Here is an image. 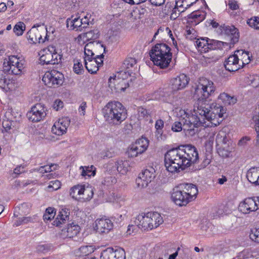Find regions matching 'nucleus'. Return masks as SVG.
Instances as JSON below:
<instances>
[{
    "label": "nucleus",
    "mask_w": 259,
    "mask_h": 259,
    "mask_svg": "<svg viewBox=\"0 0 259 259\" xmlns=\"http://www.w3.org/2000/svg\"><path fill=\"white\" fill-rule=\"evenodd\" d=\"M7 63L8 65L6 66L5 65L6 63H4V70L11 72V73L15 75L20 74L24 68L23 63L19 58L15 56L9 57Z\"/></svg>",
    "instance_id": "11"
},
{
    "label": "nucleus",
    "mask_w": 259,
    "mask_h": 259,
    "mask_svg": "<svg viewBox=\"0 0 259 259\" xmlns=\"http://www.w3.org/2000/svg\"><path fill=\"white\" fill-rule=\"evenodd\" d=\"M138 118L139 120L143 119L148 121L150 119V115L149 112L145 108L140 107L138 109Z\"/></svg>",
    "instance_id": "43"
},
{
    "label": "nucleus",
    "mask_w": 259,
    "mask_h": 259,
    "mask_svg": "<svg viewBox=\"0 0 259 259\" xmlns=\"http://www.w3.org/2000/svg\"><path fill=\"white\" fill-rule=\"evenodd\" d=\"M224 66L230 72L236 71L242 68V65L240 63L238 55H230L224 62Z\"/></svg>",
    "instance_id": "19"
},
{
    "label": "nucleus",
    "mask_w": 259,
    "mask_h": 259,
    "mask_svg": "<svg viewBox=\"0 0 259 259\" xmlns=\"http://www.w3.org/2000/svg\"><path fill=\"white\" fill-rule=\"evenodd\" d=\"M198 153L196 148L188 145L172 148L165 153V166L170 172H178L196 163L198 159Z\"/></svg>",
    "instance_id": "2"
},
{
    "label": "nucleus",
    "mask_w": 259,
    "mask_h": 259,
    "mask_svg": "<svg viewBox=\"0 0 259 259\" xmlns=\"http://www.w3.org/2000/svg\"><path fill=\"white\" fill-rule=\"evenodd\" d=\"M183 122L180 121H176L171 126V130L175 132H179L183 130Z\"/></svg>",
    "instance_id": "53"
},
{
    "label": "nucleus",
    "mask_w": 259,
    "mask_h": 259,
    "mask_svg": "<svg viewBox=\"0 0 259 259\" xmlns=\"http://www.w3.org/2000/svg\"><path fill=\"white\" fill-rule=\"evenodd\" d=\"M164 125L163 121L161 119H158L156 121L155 127L156 130H162Z\"/></svg>",
    "instance_id": "60"
},
{
    "label": "nucleus",
    "mask_w": 259,
    "mask_h": 259,
    "mask_svg": "<svg viewBox=\"0 0 259 259\" xmlns=\"http://www.w3.org/2000/svg\"><path fill=\"white\" fill-rule=\"evenodd\" d=\"M148 216L149 219L150 230L156 228L163 222L161 215L157 212H149Z\"/></svg>",
    "instance_id": "26"
},
{
    "label": "nucleus",
    "mask_w": 259,
    "mask_h": 259,
    "mask_svg": "<svg viewBox=\"0 0 259 259\" xmlns=\"http://www.w3.org/2000/svg\"><path fill=\"white\" fill-rule=\"evenodd\" d=\"M5 70H0V88L5 89L7 87L10 89L12 81L9 78L8 74L5 72Z\"/></svg>",
    "instance_id": "33"
},
{
    "label": "nucleus",
    "mask_w": 259,
    "mask_h": 259,
    "mask_svg": "<svg viewBox=\"0 0 259 259\" xmlns=\"http://www.w3.org/2000/svg\"><path fill=\"white\" fill-rule=\"evenodd\" d=\"M56 212L55 209L52 207H49L46 209V211L43 215L45 221H50L53 219L55 215Z\"/></svg>",
    "instance_id": "46"
},
{
    "label": "nucleus",
    "mask_w": 259,
    "mask_h": 259,
    "mask_svg": "<svg viewBox=\"0 0 259 259\" xmlns=\"http://www.w3.org/2000/svg\"><path fill=\"white\" fill-rule=\"evenodd\" d=\"M189 82V78L185 74H180L175 77L172 78L169 85L163 89L158 91L162 97H169L180 90L186 88Z\"/></svg>",
    "instance_id": "6"
},
{
    "label": "nucleus",
    "mask_w": 259,
    "mask_h": 259,
    "mask_svg": "<svg viewBox=\"0 0 259 259\" xmlns=\"http://www.w3.org/2000/svg\"><path fill=\"white\" fill-rule=\"evenodd\" d=\"M69 219H65V215H61V214L59 213L56 220L54 221L53 225L59 226L61 224L65 223Z\"/></svg>",
    "instance_id": "52"
},
{
    "label": "nucleus",
    "mask_w": 259,
    "mask_h": 259,
    "mask_svg": "<svg viewBox=\"0 0 259 259\" xmlns=\"http://www.w3.org/2000/svg\"><path fill=\"white\" fill-rule=\"evenodd\" d=\"M87 70L92 74H94L99 70L96 61L92 59L89 60L84 61Z\"/></svg>",
    "instance_id": "35"
},
{
    "label": "nucleus",
    "mask_w": 259,
    "mask_h": 259,
    "mask_svg": "<svg viewBox=\"0 0 259 259\" xmlns=\"http://www.w3.org/2000/svg\"><path fill=\"white\" fill-rule=\"evenodd\" d=\"M105 53V52H103L102 53V54H99V53H97L98 54H96V56L95 57H94L93 58V59H94V60H95V61H96L97 64L98 66V68H99V67H100L103 64V59L104 57V53Z\"/></svg>",
    "instance_id": "54"
},
{
    "label": "nucleus",
    "mask_w": 259,
    "mask_h": 259,
    "mask_svg": "<svg viewBox=\"0 0 259 259\" xmlns=\"http://www.w3.org/2000/svg\"><path fill=\"white\" fill-rule=\"evenodd\" d=\"M184 10H179V8L175 7L172 10V12L170 15V19L172 20L176 19L179 16L180 14L183 12Z\"/></svg>",
    "instance_id": "57"
},
{
    "label": "nucleus",
    "mask_w": 259,
    "mask_h": 259,
    "mask_svg": "<svg viewBox=\"0 0 259 259\" xmlns=\"http://www.w3.org/2000/svg\"><path fill=\"white\" fill-rule=\"evenodd\" d=\"M223 44L222 41L215 40H210L208 39V44L207 45L206 52H208L210 50H214L217 49H219L221 47L222 44Z\"/></svg>",
    "instance_id": "41"
},
{
    "label": "nucleus",
    "mask_w": 259,
    "mask_h": 259,
    "mask_svg": "<svg viewBox=\"0 0 259 259\" xmlns=\"http://www.w3.org/2000/svg\"><path fill=\"white\" fill-rule=\"evenodd\" d=\"M39 60L42 64H58L62 61V55L58 53L56 47L49 46L41 50L39 53Z\"/></svg>",
    "instance_id": "7"
},
{
    "label": "nucleus",
    "mask_w": 259,
    "mask_h": 259,
    "mask_svg": "<svg viewBox=\"0 0 259 259\" xmlns=\"http://www.w3.org/2000/svg\"><path fill=\"white\" fill-rule=\"evenodd\" d=\"M73 71L77 74H82L83 72V67L81 62L78 60L74 61Z\"/></svg>",
    "instance_id": "49"
},
{
    "label": "nucleus",
    "mask_w": 259,
    "mask_h": 259,
    "mask_svg": "<svg viewBox=\"0 0 259 259\" xmlns=\"http://www.w3.org/2000/svg\"><path fill=\"white\" fill-rule=\"evenodd\" d=\"M189 19H193L196 23H199L205 18V14L202 12H194L188 16Z\"/></svg>",
    "instance_id": "40"
},
{
    "label": "nucleus",
    "mask_w": 259,
    "mask_h": 259,
    "mask_svg": "<svg viewBox=\"0 0 259 259\" xmlns=\"http://www.w3.org/2000/svg\"><path fill=\"white\" fill-rule=\"evenodd\" d=\"M247 24L252 28L259 30V17L254 16L247 21Z\"/></svg>",
    "instance_id": "45"
},
{
    "label": "nucleus",
    "mask_w": 259,
    "mask_h": 259,
    "mask_svg": "<svg viewBox=\"0 0 259 259\" xmlns=\"http://www.w3.org/2000/svg\"><path fill=\"white\" fill-rule=\"evenodd\" d=\"M180 120L183 122V130H187L189 134L193 135L195 133L193 127L199 126H210L209 123L206 124L205 117L199 115L197 111L195 114L185 110H180L179 111Z\"/></svg>",
    "instance_id": "4"
},
{
    "label": "nucleus",
    "mask_w": 259,
    "mask_h": 259,
    "mask_svg": "<svg viewBox=\"0 0 259 259\" xmlns=\"http://www.w3.org/2000/svg\"><path fill=\"white\" fill-rule=\"evenodd\" d=\"M80 231V227L78 225H75L73 223L68 225L66 229V237L68 238H73L76 236Z\"/></svg>",
    "instance_id": "32"
},
{
    "label": "nucleus",
    "mask_w": 259,
    "mask_h": 259,
    "mask_svg": "<svg viewBox=\"0 0 259 259\" xmlns=\"http://www.w3.org/2000/svg\"><path fill=\"white\" fill-rule=\"evenodd\" d=\"M91 15H87L83 18L81 19L84 28H87L89 25V19Z\"/></svg>",
    "instance_id": "59"
},
{
    "label": "nucleus",
    "mask_w": 259,
    "mask_h": 259,
    "mask_svg": "<svg viewBox=\"0 0 259 259\" xmlns=\"http://www.w3.org/2000/svg\"><path fill=\"white\" fill-rule=\"evenodd\" d=\"M237 54L240 56L239 62L241 65H242V67L245 64H248L250 62V56L249 52H246L242 50H238L236 52Z\"/></svg>",
    "instance_id": "34"
},
{
    "label": "nucleus",
    "mask_w": 259,
    "mask_h": 259,
    "mask_svg": "<svg viewBox=\"0 0 259 259\" xmlns=\"http://www.w3.org/2000/svg\"><path fill=\"white\" fill-rule=\"evenodd\" d=\"M93 47L97 49H100L101 52H105L106 47L99 41H93L88 43L84 47V53L85 55L84 61L89 60L96 56L94 52Z\"/></svg>",
    "instance_id": "14"
},
{
    "label": "nucleus",
    "mask_w": 259,
    "mask_h": 259,
    "mask_svg": "<svg viewBox=\"0 0 259 259\" xmlns=\"http://www.w3.org/2000/svg\"><path fill=\"white\" fill-rule=\"evenodd\" d=\"M213 82L205 77L200 78L195 89L194 96L198 100L203 101L197 107V112L199 115H203L205 120L209 121L210 126H216L220 124L225 110L224 107L216 103L208 104L206 99L211 96L215 91Z\"/></svg>",
    "instance_id": "1"
},
{
    "label": "nucleus",
    "mask_w": 259,
    "mask_h": 259,
    "mask_svg": "<svg viewBox=\"0 0 259 259\" xmlns=\"http://www.w3.org/2000/svg\"><path fill=\"white\" fill-rule=\"evenodd\" d=\"M25 166L24 165H19L14 170V173L17 175H19L21 173L24 172Z\"/></svg>",
    "instance_id": "61"
},
{
    "label": "nucleus",
    "mask_w": 259,
    "mask_h": 259,
    "mask_svg": "<svg viewBox=\"0 0 259 259\" xmlns=\"http://www.w3.org/2000/svg\"><path fill=\"white\" fill-rule=\"evenodd\" d=\"M137 64V60L135 58L128 57L127 58L123 63V67L127 70H130L131 68H133Z\"/></svg>",
    "instance_id": "44"
},
{
    "label": "nucleus",
    "mask_w": 259,
    "mask_h": 259,
    "mask_svg": "<svg viewBox=\"0 0 259 259\" xmlns=\"http://www.w3.org/2000/svg\"><path fill=\"white\" fill-rule=\"evenodd\" d=\"M149 219L148 212L146 214H140L138 215L135 221V224L139 228L144 230H150Z\"/></svg>",
    "instance_id": "25"
},
{
    "label": "nucleus",
    "mask_w": 259,
    "mask_h": 259,
    "mask_svg": "<svg viewBox=\"0 0 259 259\" xmlns=\"http://www.w3.org/2000/svg\"><path fill=\"white\" fill-rule=\"evenodd\" d=\"M113 222L110 219L102 218L96 221L97 231L100 234L109 233L113 229Z\"/></svg>",
    "instance_id": "20"
},
{
    "label": "nucleus",
    "mask_w": 259,
    "mask_h": 259,
    "mask_svg": "<svg viewBox=\"0 0 259 259\" xmlns=\"http://www.w3.org/2000/svg\"><path fill=\"white\" fill-rule=\"evenodd\" d=\"M228 6L232 10H236L239 9L237 3L235 0H229L228 2Z\"/></svg>",
    "instance_id": "58"
},
{
    "label": "nucleus",
    "mask_w": 259,
    "mask_h": 259,
    "mask_svg": "<svg viewBox=\"0 0 259 259\" xmlns=\"http://www.w3.org/2000/svg\"><path fill=\"white\" fill-rule=\"evenodd\" d=\"M151 4L155 6H160L163 5L165 0H149Z\"/></svg>",
    "instance_id": "63"
},
{
    "label": "nucleus",
    "mask_w": 259,
    "mask_h": 259,
    "mask_svg": "<svg viewBox=\"0 0 259 259\" xmlns=\"http://www.w3.org/2000/svg\"><path fill=\"white\" fill-rule=\"evenodd\" d=\"M66 26L69 29L76 31H81L84 28L81 19L73 16L67 19Z\"/></svg>",
    "instance_id": "24"
},
{
    "label": "nucleus",
    "mask_w": 259,
    "mask_h": 259,
    "mask_svg": "<svg viewBox=\"0 0 259 259\" xmlns=\"http://www.w3.org/2000/svg\"><path fill=\"white\" fill-rule=\"evenodd\" d=\"M135 143L137 145H139V146L142 148V150L145 152L149 146V141L148 139L142 137L138 139Z\"/></svg>",
    "instance_id": "47"
},
{
    "label": "nucleus",
    "mask_w": 259,
    "mask_h": 259,
    "mask_svg": "<svg viewBox=\"0 0 259 259\" xmlns=\"http://www.w3.org/2000/svg\"><path fill=\"white\" fill-rule=\"evenodd\" d=\"M39 25H34L27 33V38L29 40L30 43L36 44L44 42L45 40L47 39L48 35L46 33L45 39L42 38V35L41 34V31L47 32V29L45 27L38 29L36 27H38Z\"/></svg>",
    "instance_id": "13"
},
{
    "label": "nucleus",
    "mask_w": 259,
    "mask_h": 259,
    "mask_svg": "<svg viewBox=\"0 0 259 259\" xmlns=\"http://www.w3.org/2000/svg\"><path fill=\"white\" fill-rule=\"evenodd\" d=\"M254 121V129L257 134L256 144L259 146V105L255 108V115L253 117Z\"/></svg>",
    "instance_id": "36"
},
{
    "label": "nucleus",
    "mask_w": 259,
    "mask_h": 259,
    "mask_svg": "<svg viewBox=\"0 0 259 259\" xmlns=\"http://www.w3.org/2000/svg\"><path fill=\"white\" fill-rule=\"evenodd\" d=\"M155 170L152 166H148L139 175L136 184L140 189L146 188L155 178Z\"/></svg>",
    "instance_id": "9"
},
{
    "label": "nucleus",
    "mask_w": 259,
    "mask_h": 259,
    "mask_svg": "<svg viewBox=\"0 0 259 259\" xmlns=\"http://www.w3.org/2000/svg\"><path fill=\"white\" fill-rule=\"evenodd\" d=\"M30 219L28 218H23L21 219V220L17 221L15 223V225L16 226H19L23 224L27 223L29 221Z\"/></svg>",
    "instance_id": "62"
},
{
    "label": "nucleus",
    "mask_w": 259,
    "mask_h": 259,
    "mask_svg": "<svg viewBox=\"0 0 259 259\" xmlns=\"http://www.w3.org/2000/svg\"><path fill=\"white\" fill-rule=\"evenodd\" d=\"M256 203L254 198H247L240 203L238 207L239 210L244 214H248L251 211L256 210Z\"/></svg>",
    "instance_id": "22"
},
{
    "label": "nucleus",
    "mask_w": 259,
    "mask_h": 259,
    "mask_svg": "<svg viewBox=\"0 0 259 259\" xmlns=\"http://www.w3.org/2000/svg\"><path fill=\"white\" fill-rule=\"evenodd\" d=\"M99 31L98 29H94L79 34L78 38V40L80 39L83 41H89L96 39L99 38Z\"/></svg>",
    "instance_id": "30"
},
{
    "label": "nucleus",
    "mask_w": 259,
    "mask_h": 259,
    "mask_svg": "<svg viewBox=\"0 0 259 259\" xmlns=\"http://www.w3.org/2000/svg\"><path fill=\"white\" fill-rule=\"evenodd\" d=\"M248 79L249 84L253 88L259 87V75L257 74L250 75Z\"/></svg>",
    "instance_id": "48"
},
{
    "label": "nucleus",
    "mask_w": 259,
    "mask_h": 259,
    "mask_svg": "<svg viewBox=\"0 0 259 259\" xmlns=\"http://www.w3.org/2000/svg\"><path fill=\"white\" fill-rule=\"evenodd\" d=\"M64 75L56 70L47 71L42 77V80L49 88H56L62 84Z\"/></svg>",
    "instance_id": "8"
},
{
    "label": "nucleus",
    "mask_w": 259,
    "mask_h": 259,
    "mask_svg": "<svg viewBox=\"0 0 259 259\" xmlns=\"http://www.w3.org/2000/svg\"><path fill=\"white\" fill-rule=\"evenodd\" d=\"M70 123V119L68 117L60 118L54 123L52 128V131L55 135H62L66 133Z\"/></svg>",
    "instance_id": "16"
},
{
    "label": "nucleus",
    "mask_w": 259,
    "mask_h": 259,
    "mask_svg": "<svg viewBox=\"0 0 259 259\" xmlns=\"http://www.w3.org/2000/svg\"><path fill=\"white\" fill-rule=\"evenodd\" d=\"M23 27H25L24 24L22 22H19L15 25L13 29V31L17 35H22L24 31Z\"/></svg>",
    "instance_id": "50"
},
{
    "label": "nucleus",
    "mask_w": 259,
    "mask_h": 259,
    "mask_svg": "<svg viewBox=\"0 0 259 259\" xmlns=\"http://www.w3.org/2000/svg\"><path fill=\"white\" fill-rule=\"evenodd\" d=\"M171 198L175 204L180 206H185L192 201L179 186L174 189Z\"/></svg>",
    "instance_id": "17"
},
{
    "label": "nucleus",
    "mask_w": 259,
    "mask_h": 259,
    "mask_svg": "<svg viewBox=\"0 0 259 259\" xmlns=\"http://www.w3.org/2000/svg\"><path fill=\"white\" fill-rule=\"evenodd\" d=\"M248 181L255 185H259V167L250 168L246 173Z\"/></svg>",
    "instance_id": "27"
},
{
    "label": "nucleus",
    "mask_w": 259,
    "mask_h": 259,
    "mask_svg": "<svg viewBox=\"0 0 259 259\" xmlns=\"http://www.w3.org/2000/svg\"><path fill=\"white\" fill-rule=\"evenodd\" d=\"M38 252L46 253L50 250V246L48 244H40L36 247Z\"/></svg>",
    "instance_id": "56"
},
{
    "label": "nucleus",
    "mask_w": 259,
    "mask_h": 259,
    "mask_svg": "<svg viewBox=\"0 0 259 259\" xmlns=\"http://www.w3.org/2000/svg\"><path fill=\"white\" fill-rule=\"evenodd\" d=\"M219 154L223 157H229L230 151L229 148V144L217 147Z\"/></svg>",
    "instance_id": "42"
},
{
    "label": "nucleus",
    "mask_w": 259,
    "mask_h": 259,
    "mask_svg": "<svg viewBox=\"0 0 259 259\" xmlns=\"http://www.w3.org/2000/svg\"><path fill=\"white\" fill-rule=\"evenodd\" d=\"M137 145L136 143L131 145L127 151L128 156L130 157H137L139 154L144 153L142 148Z\"/></svg>",
    "instance_id": "31"
},
{
    "label": "nucleus",
    "mask_w": 259,
    "mask_h": 259,
    "mask_svg": "<svg viewBox=\"0 0 259 259\" xmlns=\"http://www.w3.org/2000/svg\"><path fill=\"white\" fill-rule=\"evenodd\" d=\"M208 38H197L195 41V45L197 49L201 53H205L207 45L208 44Z\"/></svg>",
    "instance_id": "37"
},
{
    "label": "nucleus",
    "mask_w": 259,
    "mask_h": 259,
    "mask_svg": "<svg viewBox=\"0 0 259 259\" xmlns=\"http://www.w3.org/2000/svg\"><path fill=\"white\" fill-rule=\"evenodd\" d=\"M132 73L131 70H127L126 69L125 70L119 71L117 75H115L114 77H110L108 79V83L109 87L112 90L114 88L116 92L124 91L125 89L123 87L118 88L115 87V83L118 84L123 83L124 80L127 79L128 76H131Z\"/></svg>",
    "instance_id": "10"
},
{
    "label": "nucleus",
    "mask_w": 259,
    "mask_h": 259,
    "mask_svg": "<svg viewBox=\"0 0 259 259\" xmlns=\"http://www.w3.org/2000/svg\"><path fill=\"white\" fill-rule=\"evenodd\" d=\"M179 187L192 201L196 198L198 191L195 185L188 183L181 184Z\"/></svg>",
    "instance_id": "23"
},
{
    "label": "nucleus",
    "mask_w": 259,
    "mask_h": 259,
    "mask_svg": "<svg viewBox=\"0 0 259 259\" xmlns=\"http://www.w3.org/2000/svg\"><path fill=\"white\" fill-rule=\"evenodd\" d=\"M80 169H82L81 176L88 177L94 176L96 175V168L94 165L89 166H81Z\"/></svg>",
    "instance_id": "39"
},
{
    "label": "nucleus",
    "mask_w": 259,
    "mask_h": 259,
    "mask_svg": "<svg viewBox=\"0 0 259 259\" xmlns=\"http://www.w3.org/2000/svg\"><path fill=\"white\" fill-rule=\"evenodd\" d=\"M102 112L106 120L115 124L120 123L127 117L125 108L121 103L117 101L108 102Z\"/></svg>",
    "instance_id": "5"
},
{
    "label": "nucleus",
    "mask_w": 259,
    "mask_h": 259,
    "mask_svg": "<svg viewBox=\"0 0 259 259\" xmlns=\"http://www.w3.org/2000/svg\"><path fill=\"white\" fill-rule=\"evenodd\" d=\"M219 99L221 100L225 105L234 104L237 99L234 97H232L228 94L223 93L220 95Z\"/></svg>",
    "instance_id": "38"
},
{
    "label": "nucleus",
    "mask_w": 259,
    "mask_h": 259,
    "mask_svg": "<svg viewBox=\"0 0 259 259\" xmlns=\"http://www.w3.org/2000/svg\"><path fill=\"white\" fill-rule=\"evenodd\" d=\"M100 257L101 259H125V252L121 248L114 250L109 247L102 252Z\"/></svg>",
    "instance_id": "15"
},
{
    "label": "nucleus",
    "mask_w": 259,
    "mask_h": 259,
    "mask_svg": "<svg viewBox=\"0 0 259 259\" xmlns=\"http://www.w3.org/2000/svg\"><path fill=\"white\" fill-rule=\"evenodd\" d=\"M229 137L227 133L226 128H223L219 132L216 136L215 142L217 147L228 145L227 142L229 141Z\"/></svg>",
    "instance_id": "28"
},
{
    "label": "nucleus",
    "mask_w": 259,
    "mask_h": 259,
    "mask_svg": "<svg viewBox=\"0 0 259 259\" xmlns=\"http://www.w3.org/2000/svg\"><path fill=\"white\" fill-rule=\"evenodd\" d=\"M115 167L119 174L125 175L127 173L130 168L129 161L119 159L115 162Z\"/></svg>",
    "instance_id": "29"
},
{
    "label": "nucleus",
    "mask_w": 259,
    "mask_h": 259,
    "mask_svg": "<svg viewBox=\"0 0 259 259\" xmlns=\"http://www.w3.org/2000/svg\"><path fill=\"white\" fill-rule=\"evenodd\" d=\"M88 194V197H82V198L86 200H90L93 196V192L92 190L90 189H85L84 186L82 185H76L73 187L70 191V195L73 198L77 199L78 196L81 195Z\"/></svg>",
    "instance_id": "18"
},
{
    "label": "nucleus",
    "mask_w": 259,
    "mask_h": 259,
    "mask_svg": "<svg viewBox=\"0 0 259 259\" xmlns=\"http://www.w3.org/2000/svg\"><path fill=\"white\" fill-rule=\"evenodd\" d=\"M61 187V183L58 180L52 181L50 182V185L48 188L49 189H53V190H57Z\"/></svg>",
    "instance_id": "55"
},
{
    "label": "nucleus",
    "mask_w": 259,
    "mask_h": 259,
    "mask_svg": "<svg viewBox=\"0 0 259 259\" xmlns=\"http://www.w3.org/2000/svg\"><path fill=\"white\" fill-rule=\"evenodd\" d=\"M249 237L252 241L259 243V228L251 230Z\"/></svg>",
    "instance_id": "51"
},
{
    "label": "nucleus",
    "mask_w": 259,
    "mask_h": 259,
    "mask_svg": "<svg viewBox=\"0 0 259 259\" xmlns=\"http://www.w3.org/2000/svg\"><path fill=\"white\" fill-rule=\"evenodd\" d=\"M221 33L225 34L230 37L231 43L234 44L238 41L239 32L238 29L234 26H226L225 25L220 26Z\"/></svg>",
    "instance_id": "21"
},
{
    "label": "nucleus",
    "mask_w": 259,
    "mask_h": 259,
    "mask_svg": "<svg viewBox=\"0 0 259 259\" xmlns=\"http://www.w3.org/2000/svg\"><path fill=\"white\" fill-rule=\"evenodd\" d=\"M149 54L154 64L162 69L168 67L171 61V49L164 43L156 44L152 48Z\"/></svg>",
    "instance_id": "3"
},
{
    "label": "nucleus",
    "mask_w": 259,
    "mask_h": 259,
    "mask_svg": "<svg viewBox=\"0 0 259 259\" xmlns=\"http://www.w3.org/2000/svg\"><path fill=\"white\" fill-rule=\"evenodd\" d=\"M250 138L249 137H244L242 138L238 142V145L240 146H243L246 144L247 141H250Z\"/></svg>",
    "instance_id": "64"
},
{
    "label": "nucleus",
    "mask_w": 259,
    "mask_h": 259,
    "mask_svg": "<svg viewBox=\"0 0 259 259\" xmlns=\"http://www.w3.org/2000/svg\"><path fill=\"white\" fill-rule=\"evenodd\" d=\"M45 107L41 104H36L33 106L31 110L26 114L28 119L34 122H39L46 116Z\"/></svg>",
    "instance_id": "12"
}]
</instances>
